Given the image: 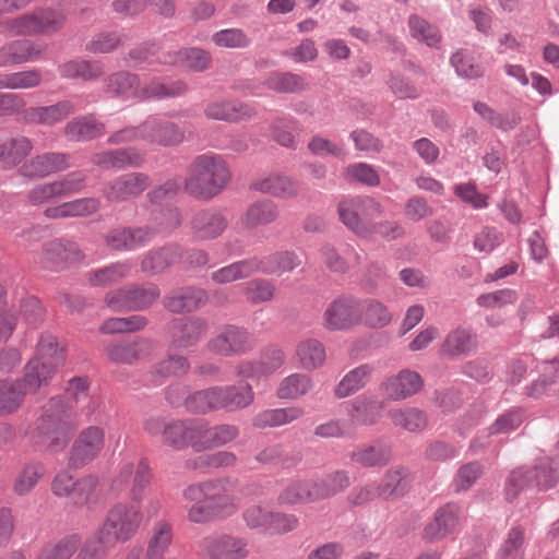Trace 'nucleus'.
I'll return each mask as SVG.
<instances>
[{"label": "nucleus", "instance_id": "f257e3e1", "mask_svg": "<svg viewBox=\"0 0 559 559\" xmlns=\"http://www.w3.org/2000/svg\"><path fill=\"white\" fill-rule=\"evenodd\" d=\"M151 477V468L144 460L128 461L120 465L110 483L109 492L117 498L129 489L130 500L115 503L94 532L97 543L104 548L112 549L136 534L143 521L142 496Z\"/></svg>", "mask_w": 559, "mask_h": 559}, {"label": "nucleus", "instance_id": "f03ea898", "mask_svg": "<svg viewBox=\"0 0 559 559\" xmlns=\"http://www.w3.org/2000/svg\"><path fill=\"white\" fill-rule=\"evenodd\" d=\"M74 425L61 399L52 397L43 407L35 428L28 432L34 448L50 453L63 451L73 433Z\"/></svg>", "mask_w": 559, "mask_h": 559}, {"label": "nucleus", "instance_id": "7ed1b4c3", "mask_svg": "<svg viewBox=\"0 0 559 559\" xmlns=\"http://www.w3.org/2000/svg\"><path fill=\"white\" fill-rule=\"evenodd\" d=\"M229 179L230 173L223 157L206 153L192 160L183 185L190 195L210 200L225 189Z\"/></svg>", "mask_w": 559, "mask_h": 559}, {"label": "nucleus", "instance_id": "20e7f679", "mask_svg": "<svg viewBox=\"0 0 559 559\" xmlns=\"http://www.w3.org/2000/svg\"><path fill=\"white\" fill-rule=\"evenodd\" d=\"M341 222L361 238L372 236L373 221L382 215L381 204L370 197H352L340 201Z\"/></svg>", "mask_w": 559, "mask_h": 559}, {"label": "nucleus", "instance_id": "39448f33", "mask_svg": "<svg viewBox=\"0 0 559 559\" xmlns=\"http://www.w3.org/2000/svg\"><path fill=\"white\" fill-rule=\"evenodd\" d=\"M558 479L559 465L551 459H545L536 467L514 469L507 478L506 495L509 500H512L531 485L547 490L552 488Z\"/></svg>", "mask_w": 559, "mask_h": 559}, {"label": "nucleus", "instance_id": "423d86ee", "mask_svg": "<svg viewBox=\"0 0 559 559\" xmlns=\"http://www.w3.org/2000/svg\"><path fill=\"white\" fill-rule=\"evenodd\" d=\"M46 374L47 372H44L39 376L31 365L25 366L22 379L0 381V416L16 412L27 394L36 393L41 386L47 385Z\"/></svg>", "mask_w": 559, "mask_h": 559}, {"label": "nucleus", "instance_id": "0eeeda50", "mask_svg": "<svg viewBox=\"0 0 559 559\" xmlns=\"http://www.w3.org/2000/svg\"><path fill=\"white\" fill-rule=\"evenodd\" d=\"M198 497L204 498L214 521L230 516L239 506L238 499L226 491L219 481H204L183 490L185 500H195Z\"/></svg>", "mask_w": 559, "mask_h": 559}, {"label": "nucleus", "instance_id": "6e6552de", "mask_svg": "<svg viewBox=\"0 0 559 559\" xmlns=\"http://www.w3.org/2000/svg\"><path fill=\"white\" fill-rule=\"evenodd\" d=\"M64 22L62 12L41 9L9 21L5 28L13 36L48 35L59 31Z\"/></svg>", "mask_w": 559, "mask_h": 559}, {"label": "nucleus", "instance_id": "1a4fd4ad", "mask_svg": "<svg viewBox=\"0 0 559 559\" xmlns=\"http://www.w3.org/2000/svg\"><path fill=\"white\" fill-rule=\"evenodd\" d=\"M160 289L155 284L130 285L111 290L105 296V304L115 311H141L155 304Z\"/></svg>", "mask_w": 559, "mask_h": 559}, {"label": "nucleus", "instance_id": "9d476101", "mask_svg": "<svg viewBox=\"0 0 559 559\" xmlns=\"http://www.w3.org/2000/svg\"><path fill=\"white\" fill-rule=\"evenodd\" d=\"M360 322V302L350 295H341L333 299L322 314L323 326L331 332L348 331Z\"/></svg>", "mask_w": 559, "mask_h": 559}, {"label": "nucleus", "instance_id": "9b49d317", "mask_svg": "<svg viewBox=\"0 0 559 559\" xmlns=\"http://www.w3.org/2000/svg\"><path fill=\"white\" fill-rule=\"evenodd\" d=\"M200 552L207 559H246L247 542L228 534H212L199 542Z\"/></svg>", "mask_w": 559, "mask_h": 559}, {"label": "nucleus", "instance_id": "f8f14e48", "mask_svg": "<svg viewBox=\"0 0 559 559\" xmlns=\"http://www.w3.org/2000/svg\"><path fill=\"white\" fill-rule=\"evenodd\" d=\"M104 444L105 432L100 427L84 428L71 447L69 464L76 468L87 465L99 455Z\"/></svg>", "mask_w": 559, "mask_h": 559}, {"label": "nucleus", "instance_id": "ddd939ff", "mask_svg": "<svg viewBox=\"0 0 559 559\" xmlns=\"http://www.w3.org/2000/svg\"><path fill=\"white\" fill-rule=\"evenodd\" d=\"M424 385L421 376L411 369H403L385 378L380 383V391L386 401L399 402L417 394Z\"/></svg>", "mask_w": 559, "mask_h": 559}, {"label": "nucleus", "instance_id": "4468645a", "mask_svg": "<svg viewBox=\"0 0 559 559\" xmlns=\"http://www.w3.org/2000/svg\"><path fill=\"white\" fill-rule=\"evenodd\" d=\"M156 230L150 226L117 227L105 236L107 247L115 251H133L150 243Z\"/></svg>", "mask_w": 559, "mask_h": 559}, {"label": "nucleus", "instance_id": "2eb2a0df", "mask_svg": "<svg viewBox=\"0 0 559 559\" xmlns=\"http://www.w3.org/2000/svg\"><path fill=\"white\" fill-rule=\"evenodd\" d=\"M251 347L249 333L239 326L227 325L207 343V349L216 355L231 356L246 353Z\"/></svg>", "mask_w": 559, "mask_h": 559}, {"label": "nucleus", "instance_id": "dca6fc26", "mask_svg": "<svg viewBox=\"0 0 559 559\" xmlns=\"http://www.w3.org/2000/svg\"><path fill=\"white\" fill-rule=\"evenodd\" d=\"M201 431V419H171L168 420L163 443L174 450L191 447L199 451Z\"/></svg>", "mask_w": 559, "mask_h": 559}, {"label": "nucleus", "instance_id": "f3484780", "mask_svg": "<svg viewBox=\"0 0 559 559\" xmlns=\"http://www.w3.org/2000/svg\"><path fill=\"white\" fill-rule=\"evenodd\" d=\"M185 140V131L176 123L150 117L142 123V141L159 146H176Z\"/></svg>", "mask_w": 559, "mask_h": 559}, {"label": "nucleus", "instance_id": "a211bd4d", "mask_svg": "<svg viewBox=\"0 0 559 559\" xmlns=\"http://www.w3.org/2000/svg\"><path fill=\"white\" fill-rule=\"evenodd\" d=\"M64 360V349L59 346L55 336L50 334H44L40 336L36 356L31 359L26 366L33 365L35 372L39 376L46 373L47 384L53 377L55 370Z\"/></svg>", "mask_w": 559, "mask_h": 559}, {"label": "nucleus", "instance_id": "6ab92c4d", "mask_svg": "<svg viewBox=\"0 0 559 559\" xmlns=\"http://www.w3.org/2000/svg\"><path fill=\"white\" fill-rule=\"evenodd\" d=\"M150 183V177L143 173L121 175L105 187L104 197L108 202L128 201L140 195Z\"/></svg>", "mask_w": 559, "mask_h": 559}, {"label": "nucleus", "instance_id": "aec40b11", "mask_svg": "<svg viewBox=\"0 0 559 559\" xmlns=\"http://www.w3.org/2000/svg\"><path fill=\"white\" fill-rule=\"evenodd\" d=\"M183 259V250L178 245H167L147 251L141 259V271L147 275H157Z\"/></svg>", "mask_w": 559, "mask_h": 559}, {"label": "nucleus", "instance_id": "412c9836", "mask_svg": "<svg viewBox=\"0 0 559 559\" xmlns=\"http://www.w3.org/2000/svg\"><path fill=\"white\" fill-rule=\"evenodd\" d=\"M459 524V508L448 503L439 508L425 526L423 537L428 542L439 540L454 533Z\"/></svg>", "mask_w": 559, "mask_h": 559}, {"label": "nucleus", "instance_id": "4be33fe9", "mask_svg": "<svg viewBox=\"0 0 559 559\" xmlns=\"http://www.w3.org/2000/svg\"><path fill=\"white\" fill-rule=\"evenodd\" d=\"M81 258L82 254L75 243L52 240L44 246L39 261L46 269L58 270Z\"/></svg>", "mask_w": 559, "mask_h": 559}, {"label": "nucleus", "instance_id": "5701e85b", "mask_svg": "<svg viewBox=\"0 0 559 559\" xmlns=\"http://www.w3.org/2000/svg\"><path fill=\"white\" fill-rule=\"evenodd\" d=\"M67 394L86 417L94 415L103 404L99 395L90 391V381L84 377L72 378L68 382Z\"/></svg>", "mask_w": 559, "mask_h": 559}, {"label": "nucleus", "instance_id": "b1692460", "mask_svg": "<svg viewBox=\"0 0 559 559\" xmlns=\"http://www.w3.org/2000/svg\"><path fill=\"white\" fill-rule=\"evenodd\" d=\"M45 46L27 39L13 40L0 48V66L20 64L39 59Z\"/></svg>", "mask_w": 559, "mask_h": 559}, {"label": "nucleus", "instance_id": "393cba45", "mask_svg": "<svg viewBox=\"0 0 559 559\" xmlns=\"http://www.w3.org/2000/svg\"><path fill=\"white\" fill-rule=\"evenodd\" d=\"M191 228L195 237L210 240L219 237L228 226L226 216L215 210L195 213L191 219Z\"/></svg>", "mask_w": 559, "mask_h": 559}, {"label": "nucleus", "instance_id": "a878e982", "mask_svg": "<svg viewBox=\"0 0 559 559\" xmlns=\"http://www.w3.org/2000/svg\"><path fill=\"white\" fill-rule=\"evenodd\" d=\"M206 331L207 322L204 319H177L170 326L171 342L176 347L193 346Z\"/></svg>", "mask_w": 559, "mask_h": 559}, {"label": "nucleus", "instance_id": "bb28decb", "mask_svg": "<svg viewBox=\"0 0 559 559\" xmlns=\"http://www.w3.org/2000/svg\"><path fill=\"white\" fill-rule=\"evenodd\" d=\"M225 399L224 385L211 386L191 394L186 400V407L189 412L197 414L226 411Z\"/></svg>", "mask_w": 559, "mask_h": 559}, {"label": "nucleus", "instance_id": "cd10ccee", "mask_svg": "<svg viewBox=\"0 0 559 559\" xmlns=\"http://www.w3.org/2000/svg\"><path fill=\"white\" fill-rule=\"evenodd\" d=\"M204 112L213 120L237 122L254 117L257 109L251 104L240 102H214L206 106Z\"/></svg>", "mask_w": 559, "mask_h": 559}, {"label": "nucleus", "instance_id": "c85d7f7f", "mask_svg": "<svg viewBox=\"0 0 559 559\" xmlns=\"http://www.w3.org/2000/svg\"><path fill=\"white\" fill-rule=\"evenodd\" d=\"M201 432L199 451L221 448L235 441L240 433L239 427L233 424H219L209 427L207 423L201 419Z\"/></svg>", "mask_w": 559, "mask_h": 559}, {"label": "nucleus", "instance_id": "c756f323", "mask_svg": "<svg viewBox=\"0 0 559 559\" xmlns=\"http://www.w3.org/2000/svg\"><path fill=\"white\" fill-rule=\"evenodd\" d=\"M92 162L104 169L140 167L144 163V155L134 147H128L97 153Z\"/></svg>", "mask_w": 559, "mask_h": 559}, {"label": "nucleus", "instance_id": "7c9ffc66", "mask_svg": "<svg viewBox=\"0 0 559 559\" xmlns=\"http://www.w3.org/2000/svg\"><path fill=\"white\" fill-rule=\"evenodd\" d=\"M207 293L201 288L185 287L178 289L164 299L166 309L174 313L192 312L205 305Z\"/></svg>", "mask_w": 559, "mask_h": 559}, {"label": "nucleus", "instance_id": "2f4dec72", "mask_svg": "<svg viewBox=\"0 0 559 559\" xmlns=\"http://www.w3.org/2000/svg\"><path fill=\"white\" fill-rule=\"evenodd\" d=\"M105 92L121 100H139L140 80L138 75L126 71L112 73L105 80Z\"/></svg>", "mask_w": 559, "mask_h": 559}, {"label": "nucleus", "instance_id": "473e14b6", "mask_svg": "<svg viewBox=\"0 0 559 559\" xmlns=\"http://www.w3.org/2000/svg\"><path fill=\"white\" fill-rule=\"evenodd\" d=\"M349 457L361 467H382L391 460V449L385 442L377 440L357 448Z\"/></svg>", "mask_w": 559, "mask_h": 559}, {"label": "nucleus", "instance_id": "72a5a7b5", "mask_svg": "<svg viewBox=\"0 0 559 559\" xmlns=\"http://www.w3.org/2000/svg\"><path fill=\"white\" fill-rule=\"evenodd\" d=\"M305 415L300 406L292 405L283 408H269L252 418V426L258 429L276 428L298 420Z\"/></svg>", "mask_w": 559, "mask_h": 559}, {"label": "nucleus", "instance_id": "f704fd0d", "mask_svg": "<svg viewBox=\"0 0 559 559\" xmlns=\"http://www.w3.org/2000/svg\"><path fill=\"white\" fill-rule=\"evenodd\" d=\"M69 156L64 153H45L36 155L24 164L23 173L26 176L45 177L64 170L69 167Z\"/></svg>", "mask_w": 559, "mask_h": 559}, {"label": "nucleus", "instance_id": "c9c22d12", "mask_svg": "<svg viewBox=\"0 0 559 559\" xmlns=\"http://www.w3.org/2000/svg\"><path fill=\"white\" fill-rule=\"evenodd\" d=\"M251 187L255 191L282 199L294 198L299 191V185L296 180L277 174L255 180Z\"/></svg>", "mask_w": 559, "mask_h": 559}, {"label": "nucleus", "instance_id": "e433bc0d", "mask_svg": "<svg viewBox=\"0 0 559 559\" xmlns=\"http://www.w3.org/2000/svg\"><path fill=\"white\" fill-rule=\"evenodd\" d=\"M132 267L133 264L130 260L114 262L106 266L90 271L87 280L94 287H106L118 284L127 278L131 274Z\"/></svg>", "mask_w": 559, "mask_h": 559}, {"label": "nucleus", "instance_id": "4c0bfd02", "mask_svg": "<svg viewBox=\"0 0 559 559\" xmlns=\"http://www.w3.org/2000/svg\"><path fill=\"white\" fill-rule=\"evenodd\" d=\"M259 265L258 257L239 260L214 271L211 274V280L219 285L245 280L259 273Z\"/></svg>", "mask_w": 559, "mask_h": 559}, {"label": "nucleus", "instance_id": "58836bf2", "mask_svg": "<svg viewBox=\"0 0 559 559\" xmlns=\"http://www.w3.org/2000/svg\"><path fill=\"white\" fill-rule=\"evenodd\" d=\"M373 371V366L369 364L349 370L335 386L334 395L337 399H345L357 393L368 384Z\"/></svg>", "mask_w": 559, "mask_h": 559}, {"label": "nucleus", "instance_id": "ea45409f", "mask_svg": "<svg viewBox=\"0 0 559 559\" xmlns=\"http://www.w3.org/2000/svg\"><path fill=\"white\" fill-rule=\"evenodd\" d=\"M74 111L71 100H61L50 106L32 107L26 112L29 122L51 126L68 118Z\"/></svg>", "mask_w": 559, "mask_h": 559}, {"label": "nucleus", "instance_id": "a19ab883", "mask_svg": "<svg viewBox=\"0 0 559 559\" xmlns=\"http://www.w3.org/2000/svg\"><path fill=\"white\" fill-rule=\"evenodd\" d=\"M173 525L165 521H157L151 531L146 546V559H163L173 543Z\"/></svg>", "mask_w": 559, "mask_h": 559}, {"label": "nucleus", "instance_id": "79ce46f5", "mask_svg": "<svg viewBox=\"0 0 559 559\" xmlns=\"http://www.w3.org/2000/svg\"><path fill=\"white\" fill-rule=\"evenodd\" d=\"M33 147L32 140L24 135L7 139L0 143V165L4 168L17 166L29 155Z\"/></svg>", "mask_w": 559, "mask_h": 559}, {"label": "nucleus", "instance_id": "37998d69", "mask_svg": "<svg viewBox=\"0 0 559 559\" xmlns=\"http://www.w3.org/2000/svg\"><path fill=\"white\" fill-rule=\"evenodd\" d=\"M277 216V206L272 201H257L247 207L240 223L243 228L253 229L273 223Z\"/></svg>", "mask_w": 559, "mask_h": 559}, {"label": "nucleus", "instance_id": "c03bdc74", "mask_svg": "<svg viewBox=\"0 0 559 559\" xmlns=\"http://www.w3.org/2000/svg\"><path fill=\"white\" fill-rule=\"evenodd\" d=\"M258 262L260 264L259 273L281 275L299 266L301 259L293 251H282L258 257Z\"/></svg>", "mask_w": 559, "mask_h": 559}, {"label": "nucleus", "instance_id": "a18cd8bd", "mask_svg": "<svg viewBox=\"0 0 559 559\" xmlns=\"http://www.w3.org/2000/svg\"><path fill=\"white\" fill-rule=\"evenodd\" d=\"M104 132V123L92 115L73 119L64 128V134L72 141H90L100 136Z\"/></svg>", "mask_w": 559, "mask_h": 559}, {"label": "nucleus", "instance_id": "49530a36", "mask_svg": "<svg viewBox=\"0 0 559 559\" xmlns=\"http://www.w3.org/2000/svg\"><path fill=\"white\" fill-rule=\"evenodd\" d=\"M295 355L301 368L306 370L321 367L326 358L325 347L317 338L300 341L296 346Z\"/></svg>", "mask_w": 559, "mask_h": 559}, {"label": "nucleus", "instance_id": "de8ad7c7", "mask_svg": "<svg viewBox=\"0 0 559 559\" xmlns=\"http://www.w3.org/2000/svg\"><path fill=\"white\" fill-rule=\"evenodd\" d=\"M476 347L475 335L466 329H455L442 343L440 353L449 357L469 354Z\"/></svg>", "mask_w": 559, "mask_h": 559}, {"label": "nucleus", "instance_id": "09e8293b", "mask_svg": "<svg viewBox=\"0 0 559 559\" xmlns=\"http://www.w3.org/2000/svg\"><path fill=\"white\" fill-rule=\"evenodd\" d=\"M150 348V343L144 340L122 342L109 345L106 348L109 360L118 364H133L139 360Z\"/></svg>", "mask_w": 559, "mask_h": 559}, {"label": "nucleus", "instance_id": "8fccbe9b", "mask_svg": "<svg viewBox=\"0 0 559 559\" xmlns=\"http://www.w3.org/2000/svg\"><path fill=\"white\" fill-rule=\"evenodd\" d=\"M212 61L210 52L192 47L176 51L165 62L180 64L191 71L202 72L206 70Z\"/></svg>", "mask_w": 559, "mask_h": 559}, {"label": "nucleus", "instance_id": "3c124183", "mask_svg": "<svg viewBox=\"0 0 559 559\" xmlns=\"http://www.w3.org/2000/svg\"><path fill=\"white\" fill-rule=\"evenodd\" d=\"M45 467L38 462L25 464L16 474L13 481V491L16 496L23 497L28 495L43 478Z\"/></svg>", "mask_w": 559, "mask_h": 559}, {"label": "nucleus", "instance_id": "603ef678", "mask_svg": "<svg viewBox=\"0 0 559 559\" xmlns=\"http://www.w3.org/2000/svg\"><path fill=\"white\" fill-rule=\"evenodd\" d=\"M349 415L353 421L362 425H374L381 417L382 403L366 396H359L349 403Z\"/></svg>", "mask_w": 559, "mask_h": 559}, {"label": "nucleus", "instance_id": "864d4df0", "mask_svg": "<svg viewBox=\"0 0 559 559\" xmlns=\"http://www.w3.org/2000/svg\"><path fill=\"white\" fill-rule=\"evenodd\" d=\"M409 473L404 467H392L383 476L380 484L381 498L392 499L402 496L407 487Z\"/></svg>", "mask_w": 559, "mask_h": 559}, {"label": "nucleus", "instance_id": "5fc2aeb1", "mask_svg": "<svg viewBox=\"0 0 559 559\" xmlns=\"http://www.w3.org/2000/svg\"><path fill=\"white\" fill-rule=\"evenodd\" d=\"M58 71L66 79L94 80L100 76L104 69L99 62L86 60H71L58 67Z\"/></svg>", "mask_w": 559, "mask_h": 559}, {"label": "nucleus", "instance_id": "6e6d98bb", "mask_svg": "<svg viewBox=\"0 0 559 559\" xmlns=\"http://www.w3.org/2000/svg\"><path fill=\"white\" fill-rule=\"evenodd\" d=\"M361 320L371 328H384L392 322L393 316L386 305L374 298H368L360 304Z\"/></svg>", "mask_w": 559, "mask_h": 559}, {"label": "nucleus", "instance_id": "4d7b16f0", "mask_svg": "<svg viewBox=\"0 0 559 559\" xmlns=\"http://www.w3.org/2000/svg\"><path fill=\"white\" fill-rule=\"evenodd\" d=\"M100 498L99 478L95 475H86L76 480L72 495L73 502L80 507L96 504Z\"/></svg>", "mask_w": 559, "mask_h": 559}, {"label": "nucleus", "instance_id": "13d9d810", "mask_svg": "<svg viewBox=\"0 0 559 559\" xmlns=\"http://www.w3.org/2000/svg\"><path fill=\"white\" fill-rule=\"evenodd\" d=\"M388 415L395 426L411 432L423 430L427 426V416L418 408H393Z\"/></svg>", "mask_w": 559, "mask_h": 559}, {"label": "nucleus", "instance_id": "bf43d9fd", "mask_svg": "<svg viewBox=\"0 0 559 559\" xmlns=\"http://www.w3.org/2000/svg\"><path fill=\"white\" fill-rule=\"evenodd\" d=\"M41 73L37 69H29L12 73L0 74V88L27 90L34 88L41 83Z\"/></svg>", "mask_w": 559, "mask_h": 559}, {"label": "nucleus", "instance_id": "052dcab7", "mask_svg": "<svg viewBox=\"0 0 559 559\" xmlns=\"http://www.w3.org/2000/svg\"><path fill=\"white\" fill-rule=\"evenodd\" d=\"M264 84L267 88L277 93H301L308 88L305 79L292 72L272 73Z\"/></svg>", "mask_w": 559, "mask_h": 559}, {"label": "nucleus", "instance_id": "680f3d73", "mask_svg": "<svg viewBox=\"0 0 559 559\" xmlns=\"http://www.w3.org/2000/svg\"><path fill=\"white\" fill-rule=\"evenodd\" d=\"M186 91L187 85L181 81L169 84L152 81L144 86L140 85L139 100L176 97L182 95Z\"/></svg>", "mask_w": 559, "mask_h": 559}, {"label": "nucleus", "instance_id": "e2e57ef3", "mask_svg": "<svg viewBox=\"0 0 559 559\" xmlns=\"http://www.w3.org/2000/svg\"><path fill=\"white\" fill-rule=\"evenodd\" d=\"M311 386V379L307 374L293 373L281 381L276 394L283 400H296L307 394Z\"/></svg>", "mask_w": 559, "mask_h": 559}, {"label": "nucleus", "instance_id": "0e129e2a", "mask_svg": "<svg viewBox=\"0 0 559 559\" xmlns=\"http://www.w3.org/2000/svg\"><path fill=\"white\" fill-rule=\"evenodd\" d=\"M226 412H236L249 407L254 401V392L250 384L224 385Z\"/></svg>", "mask_w": 559, "mask_h": 559}, {"label": "nucleus", "instance_id": "69168bd1", "mask_svg": "<svg viewBox=\"0 0 559 559\" xmlns=\"http://www.w3.org/2000/svg\"><path fill=\"white\" fill-rule=\"evenodd\" d=\"M283 503L295 504L318 500L312 480H297L289 484L280 495Z\"/></svg>", "mask_w": 559, "mask_h": 559}, {"label": "nucleus", "instance_id": "338daca9", "mask_svg": "<svg viewBox=\"0 0 559 559\" xmlns=\"http://www.w3.org/2000/svg\"><path fill=\"white\" fill-rule=\"evenodd\" d=\"M408 27L411 35L426 44L429 47H438L441 41V35L439 29L431 25L428 21L421 19L417 14H413L408 19Z\"/></svg>", "mask_w": 559, "mask_h": 559}, {"label": "nucleus", "instance_id": "774afa93", "mask_svg": "<svg viewBox=\"0 0 559 559\" xmlns=\"http://www.w3.org/2000/svg\"><path fill=\"white\" fill-rule=\"evenodd\" d=\"M81 545V538L76 534L63 537L55 544L43 548L38 559H71Z\"/></svg>", "mask_w": 559, "mask_h": 559}]
</instances>
